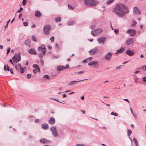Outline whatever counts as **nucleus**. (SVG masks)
I'll use <instances>...</instances> for the list:
<instances>
[{
  "mask_svg": "<svg viewBox=\"0 0 146 146\" xmlns=\"http://www.w3.org/2000/svg\"><path fill=\"white\" fill-rule=\"evenodd\" d=\"M43 77L44 78H47L48 79H49L50 78L49 76L48 75H44L43 76Z\"/></svg>",
  "mask_w": 146,
  "mask_h": 146,
  "instance_id": "nucleus-38",
  "label": "nucleus"
},
{
  "mask_svg": "<svg viewBox=\"0 0 146 146\" xmlns=\"http://www.w3.org/2000/svg\"><path fill=\"white\" fill-rule=\"evenodd\" d=\"M10 48L9 47L8 49H7V54H8L9 52H10Z\"/></svg>",
  "mask_w": 146,
  "mask_h": 146,
  "instance_id": "nucleus-50",
  "label": "nucleus"
},
{
  "mask_svg": "<svg viewBox=\"0 0 146 146\" xmlns=\"http://www.w3.org/2000/svg\"><path fill=\"white\" fill-rule=\"evenodd\" d=\"M40 58V64L42 66H43L44 65V62H43V61L42 59V58Z\"/></svg>",
  "mask_w": 146,
  "mask_h": 146,
  "instance_id": "nucleus-37",
  "label": "nucleus"
},
{
  "mask_svg": "<svg viewBox=\"0 0 146 146\" xmlns=\"http://www.w3.org/2000/svg\"><path fill=\"white\" fill-rule=\"evenodd\" d=\"M13 61L16 63L19 62L21 60V56L19 54H15L14 56L12 58Z\"/></svg>",
  "mask_w": 146,
  "mask_h": 146,
  "instance_id": "nucleus-7",
  "label": "nucleus"
},
{
  "mask_svg": "<svg viewBox=\"0 0 146 146\" xmlns=\"http://www.w3.org/2000/svg\"><path fill=\"white\" fill-rule=\"evenodd\" d=\"M127 33L129 34L130 36H134L136 33V31L134 29H129L127 30Z\"/></svg>",
  "mask_w": 146,
  "mask_h": 146,
  "instance_id": "nucleus-8",
  "label": "nucleus"
},
{
  "mask_svg": "<svg viewBox=\"0 0 146 146\" xmlns=\"http://www.w3.org/2000/svg\"><path fill=\"white\" fill-rule=\"evenodd\" d=\"M143 70H146V66H143L141 67Z\"/></svg>",
  "mask_w": 146,
  "mask_h": 146,
  "instance_id": "nucleus-43",
  "label": "nucleus"
},
{
  "mask_svg": "<svg viewBox=\"0 0 146 146\" xmlns=\"http://www.w3.org/2000/svg\"><path fill=\"white\" fill-rule=\"evenodd\" d=\"M55 20L56 22H59L61 21V18L60 17H57L55 18Z\"/></svg>",
  "mask_w": 146,
  "mask_h": 146,
  "instance_id": "nucleus-24",
  "label": "nucleus"
},
{
  "mask_svg": "<svg viewBox=\"0 0 146 146\" xmlns=\"http://www.w3.org/2000/svg\"><path fill=\"white\" fill-rule=\"evenodd\" d=\"M43 29L44 34L47 35L49 34V31L50 30L51 28L49 25H46L44 26Z\"/></svg>",
  "mask_w": 146,
  "mask_h": 146,
  "instance_id": "nucleus-9",
  "label": "nucleus"
},
{
  "mask_svg": "<svg viewBox=\"0 0 146 146\" xmlns=\"http://www.w3.org/2000/svg\"><path fill=\"white\" fill-rule=\"evenodd\" d=\"M76 146H84V145L83 144H77Z\"/></svg>",
  "mask_w": 146,
  "mask_h": 146,
  "instance_id": "nucleus-57",
  "label": "nucleus"
},
{
  "mask_svg": "<svg viewBox=\"0 0 146 146\" xmlns=\"http://www.w3.org/2000/svg\"><path fill=\"white\" fill-rule=\"evenodd\" d=\"M134 11L136 14H138V15L140 14V13H141L140 11H139V9L137 7H134Z\"/></svg>",
  "mask_w": 146,
  "mask_h": 146,
  "instance_id": "nucleus-20",
  "label": "nucleus"
},
{
  "mask_svg": "<svg viewBox=\"0 0 146 146\" xmlns=\"http://www.w3.org/2000/svg\"><path fill=\"white\" fill-rule=\"evenodd\" d=\"M35 16L37 18H39L41 16V13L38 11H36L35 12Z\"/></svg>",
  "mask_w": 146,
  "mask_h": 146,
  "instance_id": "nucleus-19",
  "label": "nucleus"
},
{
  "mask_svg": "<svg viewBox=\"0 0 146 146\" xmlns=\"http://www.w3.org/2000/svg\"><path fill=\"white\" fill-rule=\"evenodd\" d=\"M95 25H92L91 26V28L92 29H94L95 28Z\"/></svg>",
  "mask_w": 146,
  "mask_h": 146,
  "instance_id": "nucleus-52",
  "label": "nucleus"
},
{
  "mask_svg": "<svg viewBox=\"0 0 146 146\" xmlns=\"http://www.w3.org/2000/svg\"><path fill=\"white\" fill-rule=\"evenodd\" d=\"M124 50V48H121L120 49L118 50L115 53V54L121 53Z\"/></svg>",
  "mask_w": 146,
  "mask_h": 146,
  "instance_id": "nucleus-23",
  "label": "nucleus"
},
{
  "mask_svg": "<svg viewBox=\"0 0 146 146\" xmlns=\"http://www.w3.org/2000/svg\"><path fill=\"white\" fill-rule=\"evenodd\" d=\"M124 100L127 102H128L129 103V100H128V99H124Z\"/></svg>",
  "mask_w": 146,
  "mask_h": 146,
  "instance_id": "nucleus-61",
  "label": "nucleus"
},
{
  "mask_svg": "<svg viewBox=\"0 0 146 146\" xmlns=\"http://www.w3.org/2000/svg\"><path fill=\"white\" fill-rule=\"evenodd\" d=\"M37 69H34L33 71V73H34V74H36L37 73Z\"/></svg>",
  "mask_w": 146,
  "mask_h": 146,
  "instance_id": "nucleus-53",
  "label": "nucleus"
},
{
  "mask_svg": "<svg viewBox=\"0 0 146 146\" xmlns=\"http://www.w3.org/2000/svg\"><path fill=\"white\" fill-rule=\"evenodd\" d=\"M114 0H108L106 2V4L108 5L110 4Z\"/></svg>",
  "mask_w": 146,
  "mask_h": 146,
  "instance_id": "nucleus-32",
  "label": "nucleus"
},
{
  "mask_svg": "<svg viewBox=\"0 0 146 146\" xmlns=\"http://www.w3.org/2000/svg\"><path fill=\"white\" fill-rule=\"evenodd\" d=\"M32 40L33 41L36 42V37L34 35H32Z\"/></svg>",
  "mask_w": 146,
  "mask_h": 146,
  "instance_id": "nucleus-30",
  "label": "nucleus"
},
{
  "mask_svg": "<svg viewBox=\"0 0 146 146\" xmlns=\"http://www.w3.org/2000/svg\"><path fill=\"white\" fill-rule=\"evenodd\" d=\"M87 79H86L84 80H79V81H75L74 80L70 82L68 84V86H71L74 84H76V83L77 82H79L82 81H84L85 80H87Z\"/></svg>",
  "mask_w": 146,
  "mask_h": 146,
  "instance_id": "nucleus-14",
  "label": "nucleus"
},
{
  "mask_svg": "<svg viewBox=\"0 0 146 146\" xmlns=\"http://www.w3.org/2000/svg\"><path fill=\"white\" fill-rule=\"evenodd\" d=\"M88 60L87 59H85L82 62L83 63H86L87 62V61Z\"/></svg>",
  "mask_w": 146,
  "mask_h": 146,
  "instance_id": "nucleus-51",
  "label": "nucleus"
},
{
  "mask_svg": "<svg viewBox=\"0 0 146 146\" xmlns=\"http://www.w3.org/2000/svg\"><path fill=\"white\" fill-rule=\"evenodd\" d=\"M88 65L94 68H98L99 65L98 62L96 61H93L88 63Z\"/></svg>",
  "mask_w": 146,
  "mask_h": 146,
  "instance_id": "nucleus-4",
  "label": "nucleus"
},
{
  "mask_svg": "<svg viewBox=\"0 0 146 146\" xmlns=\"http://www.w3.org/2000/svg\"><path fill=\"white\" fill-rule=\"evenodd\" d=\"M55 122V119L53 117H51L48 121L49 123L51 125H53L54 124Z\"/></svg>",
  "mask_w": 146,
  "mask_h": 146,
  "instance_id": "nucleus-16",
  "label": "nucleus"
},
{
  "mask_svg": "<svg viewBox=\"0 0 146 146\" xmlns=\"http://www.w3.org/2000/svg\"><path fill=\"white\" fill-rule=\"evenodd\" d=\"M112 11L115 13L117 16L119 17L124 16L129 12L127 7L124 4L119 3L117 4L115 8L112 10Z\"/></svg>",
  "mask_w": 146,
  "mask_h": 146,
  "instance_id": "nucleus-1",
  "label": "nucleus"
},
{
  "mask_svg": "<svg viewBox=\"0 0 146 146\" xmlns=\"http://www.w3.org/2000/svg\"><path fill=\"white\" fill-rule=\"evenodd\" d=\"M132 115H133V116L134 117L135 119H137V118H136V117H137V115L136 114H134V113Z\"/></svg>",
  "mask_w": 146,
  "mask_h": 146,
  "instance_id": "nucleus-54",
  "label": "nucleus"
},
{
  "mask_svg": "<svg viewBox=\"0 0 146 146\" xmlns=\"http://www.w3.org/2000/svg\"><path fill=\"white\" fill-rule=\"evenodd\" d=\"M114 31L115 33L116 34H117V33L118 32V30H117L116 29H114Z\"/></svg>",
  "mask_w": 146,
  "mask_h": 146,
  "instance_id": "nucleus-59",
  "label": "nucleus"
},
{
  "mask_svg": "<svg viewBox=\"0 0 146 146\" xmlns=\"http://www.w3.org/2000/svg\"><path fill=\"white\" fill-rule=\"evenodd\" d=\"M134 39L133 38H130L128 39L125 42V44L127 45H129L134 42Z\"/></svg>",
  "mask_w": 146,
  "mask_h": 146,
  "instance_id": "nucleus-11",
  "label": "nucleus"
},
{
  "mask_svg": "<svg viewBox=\"0 0 146 146\" xmlns=\"http://www.w3.org/2000/svg\"><path fill=\"white\" fill-rule=\"evenodd\" d=\"M31 74H29L27 75V76L28 78H30L31 77Z\"/></svg>",
  "mask_w": 146,
  "mask_h": 146,
  "instance_id": "nucleus-48",
  "label": "nucleus"
},
{
  "mask_svg": "<svg viewBox=\"0 0 146 146\" xmlns=\"http://www.w3.org/2000/svg\"><path fill=\"white\" fill-rule=\"evenodd\" d=\"M74 24V22L73 21H71L68 22L67 25L69 26L71 25Z\"/></svg>",
  "mask_w": 146,
  "mask_h": 146,
  "instance_id": "nucleus-25",
  "label": "nucleus"
},
{
  "mask_svg": "<svg viewBox=\"0 0 146 146\" xmlns=\"http://www.w3.org/2000/svg\"><path fill=\"white\" fill-rule=\"evenodd\" d=\"M137 23L135 21H133L132 23V26H134Z\"/></svg>",
  "mask_w": 146,
  "mask_h": 146,
  "instance_id": "nucleus-41",
  "label": "nucleus"
},
{
  "mask_svg": "<svg viewBox=\"0 0 146 146\" xmlns=\"http://www.w3.org/2000/svg\"><path fill=\"white\" fill-rule=\"evenodd\" d=\"M126 53L129 56H133L134 54V52L133 50H127L126 52Z\"/></svg>",
  "mask_w": 146,
  "mask_h": 146,
  "instance_id": "nucleus-17",
  "label": "nucleus"
},
{
  "mask_svg": "<svg viewBox=\"0 0 146 146\" xmlns=\"http://www.w3.org/2000/svg\"><path fill=\"white\" fill-rule=\"evenodd\" d=\"M23 10V8L22 7H21L20 9L17 12V13L20 12L22 11Z\"/></svg>",
  "mask_w": 146,
  "mask_h": 146,
  "instance_id": "nucleus-47",
  "label": "nucleus"
},
{
  "mask_svg": "<svg viewBox=\"0 0 146 146\" xmlns=\"http://www.w3.org/2000/svg\"><path fill=\"white\" fill-rule=\"evenodd\" d=\"M92 57H90L89 58H87V60H92Z\"/></svg>",
  "mask_w": 146,
  "mask_h": 146,
  "instance_id": "nucleus-56",
  "label": "nucleus"
},
{
  "mask_svg": "<svg viewBox=\"0 0 146 146\" xmlns=\"http://www.w3.org/2000/svg\"><path fill=\"white\" fill-rule=\"evenodd\" d=\"M37 50L40 52L38 54L39 58H42L43 56L45 55L46 51L45 46L44 44H41L38 48Z\"/></svg>",
  "mask_w": 146,
  "mask_h": 146,
  "instance_id": "nucleus-2",
  "label": "nucleus"
},
{
  "mask_svg": "<svg viewBox=\"0 0 146 146\" xmlns=\"http://www.w3.org/2000/svg\"><path fill=\"white\" fill-rule=\"evenodd\" d=\"M7 70L9 71V67L7 65Z\"/></svg>",
  "mask_w": 146,
  "mask_h": 146,
  "instance_id": "nucleus-63",
  "label": "nucleus"
},
{
  "mask_svg": "<svg viewBox=\"0 0 146 146\" xmlns=\"http://www.w3.org/2000/svg\"><path fill=\"white\" fill-rule=\"evenodd\" d=\"M20 69L21 72V74L23 73L24 72V69L22 67L20 68Z\"/></svg>",
  "mask_w": 146,
  "mask_h": 146,
  "instance_id": "nucleus-39",
  "label": "nucleus"
},
{
  "mask_svg": "<svg viewBox=\"0 0 146 146\" xmlns=\"http://www.w3.org/2000/svg\"><path fill=\"white\" fill-rule=\"evenodd\" d=\"M130 110L131 112V113L132 114H134L133 112V110L131 108H130Z\"/></svg>",
  "mask_w": 146,
  "mask_h": 146,
  "instance_id": "nucleus-62",
  "label": "nucleus"
},
{
  "mask_svg": "<svg viewBox=\"0 0 146 146\" xmlns=\"http://www.w3.org/2000/svg\"><path fill=\"white\" fill-rule=\"evenodd\" d=\"M68 7L69 8V9L71 10H73L74 9V8L72 7V6L69 4H68Z\"/></svg>",
  "mask_w": 146,
  "mask_h": 146,
  "instance_id": "nucleus-31",
  "label": "nucleus"
},
{
  "mask_svg": "<svg viewBox=\"0 0 146 146\" xmlns=\"http://www.w3.org/2000/svg\"><path fill=\"white\" fill-rule=\"evenodd\" d=\"M27 3L26 0H23L22 3L23 5H25Z\"/></svg>",
  "mask_w": 146,
  "mask_h": 146,
  "instance_id": "nucleus-44",
  "label": "nucleus"
},
{
  "mask_svg": "<svg viewBox=\"0 0 146 146\" xmlns=\"http://www.w3.org/2000/svg\"><path fill=\"white\" fill-rule=\"evenodd\" d=\"M102 29L94 30L91 31V34L93 36H95L102 33Z\"/></svg>",
  "mask_w": 146,
  "mask_h": 146,
  "instance_id": "nucleus-5",
  "label": "nucleus"
},
{
  "mask_svg": "<svg viewBox=\"0 0 146 146\" xmlns=\"http://www.w3.org/2000/svg\"><path fill=\"white\" fill-rule=\"evenodd\" d=\"M23 25L25 27L27 26L28 25V23L26 22H23Z\"/></svg>",
  "mask_w": 146,
  "mask_h": 146,
  "instance_id": "nucleus-45",
  "label": "nucleus"
},
{
  "mask_svg": "<svg viewBox=\"0 0 146 146\" xmlns=\"http://www.w3.org/2000/svg\"><path fill=\"white\" fill-rule=\"evenodd\" d=\"M106 38L102 36L99 38L98 39V41L99 43L101 44H103L105 42Z\"/></svg>",
  "mask_w": 146,
  "mask_h": 146,
  "instance_id": "nucleus-12",
  "label": "nucleus"
},
{
  "mask_svg": "<svg viewBox=\"0 0 146 146\" xmlns=\"http://www.w3.org/2000/svg\"><path fill=\"white\" fill-rule=\"evenodd\" d=\"M22 16V14L20 13L19 16V18L20 19Z\"/></svg>",
  "mask_w": 146,
  "mask_h": 146,
  "instance_id": "nucleus-58",
  "label": "nucleus"
},
{
  "mask_svg": "<svg viewBox=\"0 0 146 146\" xmlns=\"http://www.w3.org/2000/svg\"><path fill=\"white\" fill-rule=\"evenodd\" d=\"M133 141L134 142L135 145H138V142L137 139L135 138H133Z\"/></svg>",
  "mask_w": 146,
  "mask_h": 146,
  "instance_id": "nucleus-27",
  "label": "nucleus"
},
{
  "mask_svg": "<svg viewBox=\"0 0 146 146\" xmlns=\"http://www.w3.org/2000/svg\"><path fill=\"white\" fill-rule=\"evenodd\" d=\"M42 128L44 129H47L48 128V125L46 123H44L41 125Z\"/></svg>",
  "mask_w": 146,
  "mask_h": 146,
  "instance_id": "nucleus-18",
  "label": "nucleus"
},
{
  "mask_svg": "<svg viewBox=\"0 0 146 146\" xmlns=\"http://www.w3.org/2000/svg\"><path fill=\"white\" fill-rule=\"evenodd\" d=\"M30 42V40H26L24 42L25 45L27 46H29V47H30V45L29 44V43Z\"/></svg>",
  "mask_w": 146,
  "mask_h": 146,
  "instance_id": "nucleus-22",
  "label": "nucleus"
},
{
  "mask_svg": "<svg viewBox=\"0 0 146 146\" xmlns=\"http://www.w3.org/2000/svg\"><path fill=\"white\" fill-rule=\"evenodd\" d=\"M28 52L31 54H36V50L34 48L29 49L28 50Z\"/></svg>",
  "mask_w": 146,
  "mask_h": 146,
  "instance_id": "nucleus-15",
  "label": "nucleus"
},
{
  "mask_svg": "<svg viewBox=\"0 0 146 146\" xmlns=\"http://www.w3.org/2000/svg\"><path fill=\"white\" fill-rule=\"evenodd\" d=\"M112 53L111 52H108L104 56V58L106 60H110L112 56Z\"/></svg>",
  "mask_w": 146,
  "mask_h": 146,
  "instance_id": "nucleus-13",
  "label": "nucleus"
},
{
  "mask_svg": "<svg viewBox=\"0 0 146 146\" xmlns=\"http://www.w3.org/2000/svg\"><path fill=\"white\" fill-rule=\"evenodd\" d=\"M143 81L145 82H146V76L143 78Z\"/></svg>",
  "mask_w": 146,
  "mask_h": 146,
  "instance_id": "nucleus-49",
  "label": "nucleus"
},
{
  "mask_svg": "<svg viewBox=\"0 0 146 146\" xmlns=\"http://www.w3.org/2000/svg\"><path fill=\"white\" fill-rule=\"evenodd\" d=\"M69 65L68 64H67L65 66H64V69H67L69 68Z\"/></svg>",
  "mask_w": 146,
  "mask_h": 146,
  "instance_id": "nucleus-42",
  "label": "nucleus"
},
{
  "mask_svg": "<svg viewBox=\"0 0 146 146\" xmlns=\"http://www.w3.org/2000/svg\"><path fill=\"white\" fill-rule=\"evenodd\" d=\"M98 50L97 48H95L91 49L89 51L88 53L91 55H93L96 54L98 52Z\"/></svg>",
  "mask_w": 146,
  "mask_h": 146,
  "instance_id": "nucleus-10",
  "label": "nucleus"
},
{
  "mask_svg": "<svg viewBox=\"0 0 146 146\" xmlns=\"http://www.w3.org/2000/svg\"><path fill=\"white\" fill-rule=\"evenodd\" d=\"M132 133V131L130 129H127V134L128 136L129 137L130 135Z\"/></svg>",
  "mask_w": 146,
  "mask_h": 146,
  "instance_id": "nucleus-26",
  "label": "nucleus"
},
{
  "mask_svg": "<svg viewBox=\"0 0 146 146\" xmlns=\"http://www.w3.org/2000/svg\"><path fill=\"white\" fill-rule=\"evenodd\" d=\"M10 72L12 74H13V69H12V68H11L10 70Z\"/></svg>",
  "mask_w": 146,
  "mask_h": 146,
  "instance_id": "nucleus-64",
  "label": "nucleus"
},
{
  "mask_svg": "<svg viewBox=\"0 0 146 146\" xmlns=\"http://www.w3.org/2000/svg\"><path fill=\"white\" fill-rule=\"evenodd\" d=\"M84 71H80L75 72L74 73L75 74H80L83 73Z\"/></svg>",
  "mask_w": 146,
  "mask_h": 146,
  "instance_id": "nucleus-29",
  "label": "nucleus"
},
{
  "mask_svg": "<svg viewBox=\"0 0 146 146\" xmlns=\"http://www.w3.org/2000/svg\"><path fill=\"white\" fill-rule=\"evenodd\" d=\"M33 68H35L36 69H37L39 67L38 65L36 64H33Z\"/></svg>",
  "mask_w": 146,
  "mask_h": 146,
  "instance_id": "nucleus-33",
  "label": "nucleus"
},
{
  "mask_svg": "<svg viewBox=\"0 0 146 146\" xmlns=\"http://www.w3.org/2000/svg\"><path fill=\"white\" fill-rule=\"evenodd\" d=\"M64 66H58L57 67V70L58 71H61L64 69Z\"/></svg>",
  "mask_w": 146,
  "mask_h": 146,
  "instance_id": "nucleus-21",
  "label": "nucleus"
},
{
  "mask_svg": "<svg viewBox=\"0 0 146 146\" xmlns=\"http://www.w3.org/2000/svg\"><path fill=\"white\" fill-rule=\"evenodd\" d=\"M55 46L57 47L58 48V49L59 50V49L58 46V44L56 43L55 44Z\"/></svg>",
  "mask_w": 146,
  "mask_h": 146,
  "instance_id": "nucleus-60",
  "label": "nucleus"
},
{
  "mask_svg": "<svg viewBox=\"0 0 146 146\" xmlns=\"http://www.w3.org/2000/svg\"><path fill=\"white\" fill-rule=\"evenodd\" d=\"M50 130L54 136L57 137L58 136V134L57 131L55 126H51L50 128Z\"/></svg>",
  "mask_w": 146,
  "mask_h": 146,
  "instance_id": "nucleus-6",
  "label": "nucleus"
},
{
  "mask_svg": "<svg viewBox=\"0 0 146 146\" xmlns=\"http://www.w3.org/2000/svg\"><path fill=\"white\" fill-rule=\"evenodd\" d=\"M45 138H43L39 140V142L41 143H45Z\"/></svg>",
  "mask_w": 146,
  "mask_h": 146,
  "instance_id": "nucleus-28",
  "label": "nucleus"
},
{
  "mask_svg": "<svg viewBox=\"0 0 146 146\" xmlns=\"http://www.w3.org/2000/svg\"><path fill=\"white\" fill-rule=\"evenodd\" d=\"M121 65H120L116 67L115 68L116 70H118V69H120L121 68Z\"/></svg>",
  "mask_w": 146,
  "mask_h": 146,
  "instance_id": "nucleus-46",
  "label": "nucleus"
},
{
  "mask_svg": "<svg viewBox=\"0 0 146 146\" xmlns=\"http://www.w3.org/2000/svg\"><path fill=\"white\" fill-rule=\"evenodd\" d=\"M85 5L88 6H95L98 3L96 0H85L84 1Z\"/></svg>",
  "mask_w": 146,
  "mask_h": 146,
  "instance_id": "nucleus-3",
  "label": "nucleus"
},
{
  "mask_svg": "<svg viewBox=\"0 0 146 146\" xmlns=\"http://www.w3.org/2000/svg\"><path fill=\"white\" fill-rule=\"evenodd\" d=\"M40 121V120H39V119H36L35 120V123H37V122H38L39 121Z\"/></svg>",
  "mask_w": 146,
  "mask_h": 146,
  "instance_id": "nucleus-55",
  "label": "nucleus"
},
{
  "mask_svg": "<svg viewBox=\"0 0 146 146\" xmlns=\"http://www.w3.org/2000/svg\"><path fill=\"white\" fill-rule=\"evenodd\" d=\"M21 67H22L21 66V64H19L18 66H15V68L18 70Z\"/></svg>",
  "mask_w": 146,
  "mask_h": 146,
  "instance_id": "nucleus-34",
  "label": "nucleus"
},
{
  "mask_svg": "<svg viewBox=\"0 0 146 146\" xmlns=\"http://www.w3.org/2000/svg\"><path fill=\"white\" fill-rule=\"evenodd\" d=\"M111 115H115V116H117L118 115V114L117 113H114L113 111L111 113Z\"/></svg>",
  "mask_w": 146,
  "mask_h": 146,
  "instance_id": "nucleus-36",
  "label": "nucleus"
},
{
  "mask_svg": "<svg viewBox=\"0 0 146 146\" xmlns=\"http://www.w3.org/2000/svg\"><path fill=\"white\" fill-rule=\"evenodd\" d=\"M54 38L53 36H52L50 38V40L51 42H53L54 40Z\"/></svg>",
  "mask_w": 146,
  "mask_h": 146,
  "instance_id": "nucleus-40",
  "label": "nucleus"
},
{
  "mask_svg": "<svg viewBox=\"0 0 146 146\" xmlns=\"http://www.w3.org/2000/svg\"><path fill=\"white\" fill-rule=\"evenodd\" d=\"M50 142L51 141L50 140H48L45 138V143L47 144V143H50Z\"/></svg>",
  "mask_w": 146,
  "mask_h": 146,
  "instance_id": "nucleus-35",
  "label": "nucleus"
}]
</instances>
